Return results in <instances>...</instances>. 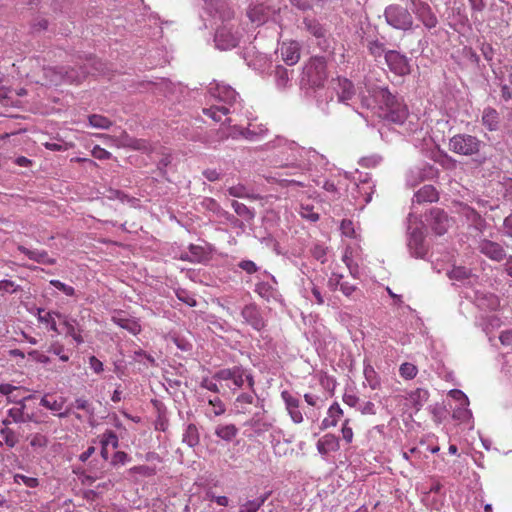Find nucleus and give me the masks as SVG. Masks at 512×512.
Returning <instances> with one entry per match:
<instances>
[{
    "label": "nucleus",
    "mask_w": 512,
    "mask_h": 512,
    "mask_svg": "<svg viewBox=\"0 0 512 512\" xmlns=\"http://www.w3.org/2000/svg\"><path fill=\"white\" fill-rule=\"evenodd\" d=\"M373 96L384 111V119L395 124H403L405 122L409 114L407 106L387 88L379 87L375 89Z\"/></svg>",
    "instance_id": "f257e3e1"
},
{
    "label": "nucleus",
    "mask_w": 512,
    "mask_h": 512,
    "mask_svg": "<svg viewBox=\"0 0 512 512\" xmlns=\"http://www.w3.org/2000/svg\"><path fill=\"white\" fill-rule=\"evenodd\" d=\"M484 143L476 136L459 133L449 140V150L463 156H474L479 154Z\"/></svg>",
    "instance_id": "f03ea898"
},
{
    "label": "nucleus",
    "mask_w": 512,
    "mask_h": 512,
    "mask_svg": "<svg viewBox=\"0 0 512 512\" xmlns=\"http://www.w3.org/2000/svg\"><path fill=\"white\" fill-rule=\"evenodd\" d=\"M309 84L322 87L328 78L327 62L322 56H313L306 63L303 71Z\"/></svg>",
    "instance_id": "7ed1b4c3"
},
{
    "label": "nucleus",
    "mask_w": 512,
    "mask_h": 512,
    "mask_svg": "<svg viewBox=\"0 0 512 512\" xmlns=\"http://www.w3.org/2000/svg\"><path fill=\"white\" fill-rule=\"evenodd\" d=\"M214 379L219 381H231V385H227L230 389L236 390L241 388L245 381L248 382V386L252 389L254 386L253 376L243 367L234 366L232 368L222 369L215 373Z\"/></svg>",
    "instance_id": "20e7f679"
},
{
    "label": "nucleus",
    "mask_w": 512,
    "mask_h": 512,
    "mask_svg": "<svg viewBox=\"0 0 512 512\" xmlns=\"http://www.w3.org/2000/svg\"><path fill=\"white\" fill-rule=\"evenodd\" d=\"M384 16L387 23L398 30H409L413 26V17L407 8L397 4L386 7Z\"/></svg>",
    "instance_id": "39448f33"
},
{
    "label": "nucleus",
    "mask_w": 512,
    "mask_h": 512,
    "mask_svg": "<svg viewBox=\"0 0 512 512\" xmlns=\"http://www.w3.org/2000/svg\"><path fill=\"white\" fill-rule=\"evenodd\" d=\"M385 62L392 73L398 76L408 75L411 71L409 59L396 50L385 53Z\"/></svg>",
    "instance_id": "423d86ee"
},
{
    "label": "nucleus",
    "mask_w": 512,
    "mask_h": 512,
    "mask_svg": "<svg viewBox=\"0 0 512 512\" xmlns=\"http://www.w3.org/2000/svg\"><path fill=\"white\" fill-rule=\"evenodd\" d=\"M411 2L413 13L423 25L428 29L436 27L438 19L429 4L421 0H412Z\"/></svg>",
    "instance_id": "0eeeda50"
},
{
    "label": "nucleus",
    "mask_w": 512,
    "mask_h": 512,
    "mask_svg": "<svg viewBox=\"0 0 512 512\" xmlns=\"http://www.w3.org/2000/svg\"><path fill=\"white\" fill-rule=\"evenodd\" d=\"M89 64L91 66V69L88 68H81L80 71L75 70L74 68H71L69 70L64 71L65 80L64 82L70 83V84H78L82 82L85 77L88 74H95L96 72H101L102 69V63L95 58H90Z\"/></svg>",
    "instance_id": "6e6552de"
},
{
    "label": "nucleus",
    "mask_w": 512,
    "mask_h": 512,
    "mask_svg": "<svg viewBox=\"0 0 512 512\" xmlns=\"http://www.w3.org/2000/svg\"><path fill=\"white\" fill-rule=\"evenodd\" d=\"M225 95V104H215L209 108L203 109V113L212 118L216 122L222 121L223 117L227 116L230 113V107L228 105H231V101L235 99L236 93L232 89H226Z\"/></svg>",
    "instance_id": "1a4fd4ad"
},
{
    "label": "nucleus",
    "mask_w": 512,
    "mask_h": 512,
    "mask_svg": "<svg viewBox=\"0 0 512 512\" xmlns=\"http://www.w3.org/2000/svg\"><path fill=\"white\" fill-rule=\"evenodd\" d=\"M42 73L41 77H35L36 83L44 86H58L64 83L65 76L63 67L44 66Z\"/></svg>",
    "instance_id": "9d476101"
},
{
    "label": "nucleus",
    "mask_w": 512,
    "mask_h": 512,
    "mask_svg": "<svg viewBox=\"0 0 512 512\" xmlns=\"http://www.w3.org/2000/svg\"><path fill=\"white\" fill-rule=\"evenodd\" d=\"M478 250L492 261L501 262L506 258V251L503 246L488 239L479 242Z\"/></svg>",
    "instance_id": "9b49d317"
},
{
    "label": "nucleus",
    "mask_w": 512,
    "mask_h": 512,
    "mask_svg": "<svg viewBox=\"0 0 512 512\" xmlns=\"http://www.w3.org/2000/svg\"><path fill=\"white\" fill-rule=\"evenodd\" d=\"M239 38L226 27H221L216 31L215 43L221 50H228L238 45Z\"/></svg>",
    "instance_id": "f8f14e48"
},
{
    "label": "nucleus",
    "mask_w": 512,
    "mask_h": 512,
    "mask_svg": "<svg viewBox=\"0 0 512 512\" xmlns=\"http://www.w3.org/2000/svg\"><path fill=\"white\" fill-rule=\"evenodd\" d=\"M282 60L289 66L295 65L300 59V45L296 41L283 42L280 47Z\"/></svg>",
    "instance_id": "ddd939ff"
},
{
    "label": "nucleus",
    "mask_w": 512,
    "mask_h": 512,
    "mask_svg": "<svg viewBox=\"0 0 512 512\" xmlns=\"http://www.w3.org/2000/svg\"><path fill=\"white\" fill-rule=\"evenodd\" d=\"M431 216L433 231L439 236L445 234L450 226V219L447 214L436 208L431 211Z\"/></svg>",
    "instance_id": "4468645a"
},
{
    "label": "nucleus",
    "mask_w": 512,
    "mask_h": 512,
    "mask_svg": "<svg viewBox=\"0 0 512 512\" xmlns=\"http://www.w3.org/2000/svg\"><path fill=\"white\" fill-rule=\"evenodd\" d=\"M316 446L320 454L326 455L331 452H336L340 449V440L334 434L327 433L317 441Z\"/></svg>",
    "instance_id": "2eb2a0df"
},
{
    "label": "nucleus",
    "mask_w": 512,
    "mask_h": 512,
    "mask_svg": "<svg viewBox=\"0 0 512 512\" xmlns=\"http://www.w3.org/2000/svg\"><path fill=\"white\" fill-rule=\"evenodd\" d=\"M40 405L51 411L59 412L58 416L60 418L67 417L69 414V410H66L65 412H60L65 405V398L61 396L56 397L53 395L46 394L45 396L42 397Z\"/></svg>",
    "instance_id": "dca6fc26"
},
{
    "label": "nucleus",
    "mask_w": 512,
    "mask_h": 512,
    "mask_svg": "<svg viewBox=\"0 0 512 512\" xmlns=\"http://www.w3.org/2000/svg\"><path fill=\"white\" fill-rule=\"evenodd\" d=\"M18 251L25 254L29 259L44 265H54L56 263V259L52 258L48 255V252L45 250H31L26 248L23 245H19L17 247Z\"/></svg>",
    "instance_id": "f3484780"
},
{
    "label": "nucleus",
    "mask_w": 512,
    "mask_h": 512,
    "mask_svg": "<svg viewBox=\"0 0 512 512\" xmlns=\"http://www.w3.org/2000/svg\"><path fill=\"white\" fill-rule=\"evenodd\" d=\"M344 412L338 402L330 405L327 411V416L321 422V429L326 430L331 427L337 426L340 419L343 417Z\"/></svg>",
    "instance_id": "a211bd4d"
},
{
    "label": "nucleus",
    "mask_w": 512,
    "mask_h": 512,
    "mask_svg": "<svg viewBox=\"0 0 512 512\" xmlns=\"http://www.w3.org/2000/svg\"><path fill=\"white\" fill-rule=\"evenodd\" d=\"M333 82L337 83V87H335V89L337 91L339 101L345 102L352 99L355 94V90L353 83L349 79L337 77V79H333Z\"/></svg>",
    "instance_id": "6ab92c4d"
},
{
    "label": "nucleus",
    "mask_w": 512,
    "mask_h": 512,
    "mask_svg": "<svg viewBox=\"0 0 512 512\" xmlns=\"http://www.w3.org/2000/svg\"><path fill=\"white\" fill-rule=\"evenodd\" d=\"M112 321L121 328L136 335L141 331L140 324L135 319L127 318L123 312H117L112 316Z\"/></svg>",
    "instance_id": "aec40b11"
},
{
    "label": "nucleus",
    "mask_w": 512,
    "mask_h": 512,
    "mask_svg": "<svg viewBox=\"0 0 512 512\" xmlns=\"http://www.w3.org/2000/svg\"><path fill=\"white\" fill-rule=\"evenodd\" d=\"M481 123L490 132L498 130L500 116L497 110L491 107L485 108L482 113Z\"/></svg>",
    "instance_id": "412c9836"
},
{
    "label": "nucleus",
    "mask_w": 512,
    "mask_h": 512,
    "mask_svg": "<svg viewBox=\"0 0 512 512\" xmlns=\"http://www.w3.org/2000/svg\"><path fill=\"white\" fill-rule=\"evenodd\" d=\"M439 199L437 190L432 185H424L414 195V201L417 203L436 202Z\"/></svg>",
    "instance_id": "4be33fe9"
},
{
    "label": "nucleus",
    "mask_w": 512,
    "mask_h": 512,
    "mask_svg": "<svg viewBox=\"0 0 512 512\" xmlns=\"http://www.w3.org/2000/svg\"><path fill=\"white\" fill-rule=\"evenodd\" d=\"M254 401H255V395L253 393L240 394L234 402V407H235L236 413H239V414L250 413L251 405L254 404Z\"/></svg>",
    "instance_id": "5701e85b"
},
{
    "label": "nucleus",
    "mask_w": 512,
    "mask_h": 512,
    "mask_svg": "<svg viewBox=\"0 0 512 512\" xmlns=\"http://www.w3.org/2000/svg\"><path fill=\"white\" fill-rule=\"evenodd\" d=\"M247 15L252 23L260 25L264 23L267 18V8L263 4L250 6Z\"/></svg>",
    "instance_id": "b1692460"
},
{
    "label": "nucleus",
    "mask_w": 512,
    "mask_h": 512,
    "mask_svg": "<svg viewBox=\"0 0 512 512\" xmlns=\"http://www.w3.org/2000/svg\"><path fill=\"white\" fill-rule=\"evenodd\" d=\"M27 440L31 448L37 453L43 452L49 444L48 437L42 433L31 434L27 437Z\"/></svg>",
    "instance_id": "393cba45"
},
{
    "label": "nucleus",
    "mask_w": 512,
    "mask_h": 512,
    "mask_svg": "<svg viewBox=\"0 0 512 512\" xmlns=\"http://www.w3.org/2000/svg\"><path fill=\"white\" fill-rule=\"evenodd\" d=\"M238 432L239 430L234 424L218 425L215 429L216 436L224 441L233 440Z\"/></svg>",
    "instance_id": "a878e982"
},
{
    "label": "nucleus",
    "mask_w": 512,
    "mask_h": 512,
    "mask_svg": "<svg viewBox=\"0 0 512 512\" xmlns=\"http://www.w3.org/2000/svg\"><path fill=\"white\" fill-rule=\"evenodd\" d=\"M199 432L194 424H189L183 434V442L190 447H195L199 444Z\"/></svg>",
    "instance_id": "bb28decb"
},
{
    "label": "nucleus",
    "mask_w": 512,
    "mask_h": 512,
    "mask_svg": "<svg viewBox=\"0 0 512 512\" xmlns=\"http://www.w3.org/2000/svg\"><path fill=\"white\" fill-rule=\"evenodd\" d=\"M4 428L1 429L0 434L7 446L13 448L18 443V438L13 430L7 426L11 424L10 419L3 420Z\"/></svg>",
    "instance_id": "cd10ccee"
},
{
    "label": "nucleus",
    "mask_w": 512,
    "mask_h": 512,
    "mask_svg": "<svg viewBox=\"0 0 512 512\" xmlns=\"http://www.w3.org/2000/svg\"><path fill=\"white\" fill-rule=\"evenodd\" d=\"M299 213L302 218L311 222H316L319 220V213L314 210L313 205L308 203H301Z\"/></svg>",
    "instance_id": "c85d7f7f"
},
{
    "label": "nucleus",
    "mask_w": 512,
    "mask_h": 512,
    "mask_svg": "<svg viewBox=\"0 0 512 512\" xmlns=\"http://www.w3.org/2000/svg\"><path fill=\"white\" fill-rule=\"evenodd\" d=\"M265 500V497H260L254 500H248L240 506L239 512H257L260 509V507L264 504Z\"/></svg>",
    "instance_id": "c756f323"
},
{
    "label": "nucleus",
    "mask_w": 512,
    "mask_h": 512,
    "mask_svg": "<svg viewBox=\"0 0 512 512\" xmlns=\"http://www.w3.org/2000/svg\"><path fill=\"white\" fill-rule=\"evenodd\" d=\"M88 120L91 126L99 129H108L112 125L107 117L98 114L90 115Z\"/></svg>",
    "instance_id": "7c9ffc66"
},
{
    "label": "nucleus",
    "mask_w": 512,
    "mask_h": 512,
    "mask_svg": "<svg viewBox=\"0 0 512 512\" xmlns=\"http://www.w3.org/2000/svg\"><path fill=\"white\" fill-rule=\"evenodd\" d=\"M304 24L309 33L316 38H322L325 36L324 28L317 21L305 19Z\"/></svg>",
    "instance_id": "2f4dec72"
},
{
    "label": "nucleus",
    "mask_w": 512,
    "mask_h": 512,
    "mask_svg": "<svg viewBox=\"0 0 512 512\" xmlns=\"http://www.w3.org/2000/svg\"><path fill=\"white\" fill-rule=\"evenodd\" d=\"M101 446H109L111 445L112 448L116 449L119 445L118 436L116 433L112 430H107L101 435L100 439Z\"/></svg>",
    "instance_id": "473e14b6"
},
{
    "label": "nucleus",
    "mask_w": 512,
    "mask_h": 512,
    "mask_svg": "<svg viewBox=\"0 0 512 512\" xmlns=\"http://www.w3.org/2000/svg\"><path fill=\"white\" fill-rule=\"evenodd\" d=\"M417 372H418L417 367L414 364L409 363V362H405V363L401 364V366L399 368V373H400L401 377L408 379V380L415 378L417 375Z\"/></svg>",
    "instance_id": "72a5a7b5"
},
{
    "label": "nucleus",
    "mask_w": 512,
    "mask_h": 512,
    "mask_svg": "<svg viewBox=\"0 0 512 512\" xmlns=\"http://www.w3.org/2000/svg\"><path fill=\"white\" fill-rule=\"evenodd\" d=\"M281 398L285 403L286 410L291 408H299L300 406L299 398L287 390L281 392Z\"/></svg>",
    "instance_id": "f704fd0d"
},
{
    "label": "nucleus",
    "mask_w": 512,
    "mask_h": 512,
    "mask_svg": "<svg viewBox=\"0 0 512 512\" xmlns=\"http://www.w3.org/2000/svg\"><path fill=\"white\" fill-rule=\"evenodd\" d=\"M368 51L369 53L375 58H379L381 57L382 55L385 56V53L387 52L385 50V47H384V44L375 40V41H370L368 43Z\"/></svg>",
    "instance_id": "c9c22d12"
},
{
    "label": "nucleus",
    "mask_w": 512,
    "mask_h": 512,
    "mask_svg": "<svg viewBox=\"0 0 512 512\" xmlns=\"http://www.w3.org/2000/svg\"><path fill=\"white\" fill-rule=\"evenodd\" d=\"M471 274V271L463 266L454 267L449 273L448 276L450 279L455 280H464L467 279Z\"/></svg>",
    "instance_id": "e433bc0d"
},
{
    "label": "nucleus",
    "mask_w": 512,
    "mask_h": 512,
    "mask_svg": "<svg viewBox=\"0 0 512 512\" xmlns=\"http://www.w3.org/2000/svg\"><path fill=\"white\" fill-rule=\"evenodd\" d=\"M14 482L17 484H24L29 488H35L39 485V480L35 477L25 476L23 474H15Z\"/></svg>",
    "instance_id": "4c0bfd02"
},
{
    "label": "nucleus",
    "mask_w": 512,
    "mask_h": 512,
    "mask_svg": "<svg viewBox=\"0 0 512 512\" xmlns=\"http://www.w3.org/2000/svg\"><path fill=\"white\" fill-rule=\"evenodd\" d=\"M38 320L43 323H47L50 325V329L52 331L57 332V325L53 317V313L45 312L43 309L38 310Z\"/></svg>",
    "instance_id": "58836bf2"
},
{
    "label": "nucleus",
    "mask_w": 512,
    "mask_h": 512,
    "mask_svg": "<svg viewBox=\"0 0 512 512\" xmlns=\"http://www.w3.org/2000/svg\"><path fill=\"white\" fill-rule=\"evenodd\" d=\"M342 437L346 443H351L353 441L354 433L353 429L350 426V419H345L342 424L341 429Z\"/></svg>",
    "instance_id": "ea45409f"
},
{
    "label": "nucleus",
    "mask_w": 512,
    "mask_h": 512,
    "mask_svg": "<svg viewBox=\"0 0 512 512\" xmlns=\"http://www.w3.org/2000/svg\"><path fill=\"white\" fill-rule=\"evenodd\" d=\"M49 352L59 356L60 360L63 362H67L69 360V355L64 353V346L58 342L51 344Z\"/></svg>",
    "instance_id": "a19ab883"
},
{
    "label": "nucleus",
    "mask_w": 512,
    "mask_h": 512,
    "mask_svg": "<svg viewBox=\"0 0 512 512\" xmlns=\"http://www.w3.org/2000/svg\"><path fill=\"white\" fill-rule=\"evenodd\" d=\"M131 471L134 472V473L140 474L142 476H145V477H151V476H154L156 474V468L155 467H150V466H147V465L134 466L131 469Z\"/></svg>",
    "instance_id": "79ce46f5"
},
{
    "label": "nucleus",
    "mask_w": 512,
    "mask_h": 512,
    "mask_svg": "<svg viewBox=\"0 0 512 512\" xmlns=\"http://www.w3.org/2000/svg\"><path fill=\"white\" fill-rule=\"evenodd\" d=\"M50 284L54 286L56 289L62 291L67 296L75 295V289L72 286L66 285L65 283L59 280H51Z\"/></svg>",
    "instance_id": "37998d69"
},
{
    "label": "nucleus",
    "mask_w": 512,
    "mask_h": 512,
    "mask_svg": "<svg viewBox=\"0 0 512 512\" xmlns=\"http://www.w3.org/2000/svg\"><path fill=\"white\" fill-rule=\"evenodd\" d=\"M208 403L213 407V413L215 416H220L225 413V405L219 397L209 399Z\"/></svg>",
    "instance_id": "c03bdc74"
},
{
    "label": "nucleus",
    "mask_w": 512,
    "mask_h": 512,
    "mask_svg": "<svg viewBox=\"0 0 512 512\" xmlns=\"http://www.w3.org/2000/svg\"><path fill=\"white\" fill-rule=\"evenodd\" d=\"M340 230H341L342 234L345 235L346 237L352 238L355 236L354 225L351 220H348V219L342 220L341 225H340Z\"/></svg>",
    "instance_id": "a18cd8bd"
},
{
    "label": "nucleus",
    "mask_w": 512,
    "mask_h": 512,
    "mask_svg": "<svg viewBox=\"0 0 512 512\" xmlns=\"http://www.w3.org/2000/svg\"><path fill=\"white\" fill-rule=\"evenodd\" d=\"M188 252L191 256L192 262H200L204 257V249L198 245H190Z\"/></svg>",
    "instance_id": "49530a36"
},
{
    "label": "nucleus",
    "mask_w": 512,
    "mask_h": 512,
    "mask_svg": "<svg viewBox=\"0 0 512 512\" xmlns=\"http://www.w3.org/2000/svg\"><path fill=\"white\" fill-rule=\"evenodd\" d=\"M176 295L180 301L187 304L188 306H191V307L196 306V300L186 290L180 289L176 292Z\"/></svg>",
    "instance_id": "de8ad7c7"
},
{
    "label": "nucleus",
    "mask_w": 512,
    "mask_h": 512,
    "mask_svg": "<svg viewBox=\"0 0 512 512\" xmlns=\"http://www.w3.org/2000/svg\"><path fill=\"white\" fill-rule=\"evenodd\" d=\"M449 395L456 401H459L462 407L469 405L468 397L461 390L453 389L449 392Z\"/></svg>",
    "instance_id": "09e8293b"
},
{
    "label": "nucleus",
    "mask_w": 512,
    "mask_h": 512,
    "mask_svg": "<svg viewBox=\"0 0 512 512\" xmlns=\"http://www.w3.org/2000/svg\"><path fill=\"white\" fill-rule=\"evenodd\" d=\"M232 207L238 215L243 216V217H252L251 211L245 204L240 203L238 201H233Z\"/></svg>",
    "instance_id": "8fccbe9b"
},
{
    "label": "nucleus",
    "mask_w": 512,
    "mask_h": 512,
    "mask_svg": "<svg viewBox=\"0 0 512 512\" xmlns=\"http://www.w3.org/2000/svg\"><path fill=\"white\" fill-rule=\"evenodd\" d=\"M92 156L99 160H106L111 158V153L99 145H96L92 149Z\"/></svg>",
    "instance_id": "3c124183"
},
{
    "label": "nucleus",
    "mask_w": 512,
    "mask_h": 512,
    "mask_svg": "<svg viewBox=\"0 0 512 512\" xmlns=\"http://www.w3.org/2000/svg\"><path fill=\"white\" fill-rule=\"evenodd\" d=\"M18 289H19V286H17L11 280H1L0 281V292L15 293L18 291Z\"/></svg>",
    "instance_id": "603ef678"
},
{
    "label": "nucleus",
    "mask_w": 512,
    "mask_h": 512,
    "mask_svg": "<svg viewBox=\"0 0 512 512\" xmlns=\"http://www.w3.org/2000/svg\"><path fill=\"white\" fill-rule=\"evenodd\" d=\"M342 278H343V276L341 274H338V273L331 274V276L328 279V283H327V285L331 291H336L338 289V287H340Z\"/></svg>",
    "instance_id": "864d4df0"
},
{
    "label": "nucleus",
    "mask_w": 512,
    "mask_h": 512,
    "mask_svg": "<svg viewBox=\"0 0 512 512\" xmlns=\"http://www.w3.org/2000/svg\"><path fill=\"white\" fill-rule=\"evenodd\" d=\"M238 266L248 274H254L258 271L257 265L251 260H243Z\"/></svg>",
    "instance_id": "5fc2aeb1"
},
{
    "label": "nucleus",
    "mask_w": 512,
    "mask_h": 512,
    "mask_svg": "<svg viewBox=\"0 0 512 512\" xmlns=\"http://www.w3.org/2000/svg\"><path fill=\"white\" fill-rule=\"evenodd\" d=\"M229 195L233 197L243 198L246 197V188L243 185L232 186L228 189Z\"/></svg>",
    "instance_id": "6e6d98bb"
},
{
    "label": "nucleus",
    "mask_w": 512,
    "mask_h": 512,
    "mask_svg": "<svg viewBox=\"0 0 512 512\" xmlns=\"http://www.w3.org/2000/svg\"><path fill=\"white\" fill-rule=\"evenodd\" d=\"M48 28V21L43 17H37L32 23V29L36 32L44 31Z\"/></svg>",
    "instance_id": "4d7b16f0"
},
{
    "label": "nucleus",
    "mask_w": 512,
    "mask_h": 512,
    "mask_svg": "<svg viewBox=\"0 0 512 512\" xmlns=\"http://www.w3.org/2000/svg\"><path fill=\"white\" fill-rule=\"evenodd\" d=\"M89 365H90V368L96 373V374H100L101 372H103L104 370V366H103V363L102 361H100L97 357L95 356H90L89 357Z\"/></svg>",
    "instance_id": "13d9d810"
},
{
    "label": "nucleus",
    "mask_w": 512,
    "mask_h": 512,
    "mask_svg": "<svg viewBox=\"0 0 512 512\" xmlns=\"http://www.w3.org/2000/svg\"><path fill=\"white\" fill-rule=\"evenodd\" d=\"M287 412H288L289 416L291 417V420L295 424H300L303 422L304 418H303V414L300 410V407L288 409Z\"/></svg>",
    "instance_id": "bf43d9fd"
},
{
    "label": "nucleus",
    "mask_w": 512,
    "mask_h": 512,
    "mask_svg": "<svg viewBox=\"0 0 512 512\" xmlns=\"http://www.w3.org/2000/svg\"><path fill=\"white\" fill-rule=\"evenodd\" d=\"M214 380H215L214 378L213 379L204 378L201 381V387H203L209 391H212L214 393H218L220 390H219L217 383Z\"/></svg>",
    "instance_id": "052dcab7"
},
{
    "label": "nucleus",
    "mask_w": 512,
    "mask_h": 512,
    "mask_svg": "<svg viewBox=\"0 0 512 512\" xmlns=\"http://www.w3.org/2000/svg\"><path fill=\"white\" fill-rule=\"evenodd\" d=\"M65 326L67 328V335L71 336L78 344L83 342V338L80 333L76 332L75 327L68 322H65Z\"/></svg>",
    "instance_id": "680f3d73"
},
{
    "label": "nucleus",
    "mask_w": 512,
    "mask_h": 512,
    "mask_svg": "<svg viewBox=\"0 0 512 512\" xmlns=\"http://www.w3.org/2000/svg\"><path fill=\"white\" fill-rule=\"evenodd\" d=\"M480 51L486 60L491 61L493 59L494 50L491 44L482 43Z\"/></svg>",
    "instance_id": "e2e57ef3"
},
{
    "label": "nucleus",
    "mask_w": 512,
    "mask_h": 512,
    "mask_svg": "<svg viewBox=\"0 0 512 512\" xmlns=\"http://www.w3.org/2000/svg\"><path fill=\"white\" fill-rule=\"evenodd\" d=\"M323 189L326 192L331 194V197H330L331 200H335V199L338 198V189H337L336 185L333 182L325 181V183L323 185Z\"/></svg>",
    "instance_id": "0e129e2a"
},
{
    "label": "nucleus",
    "mask_w": 512,
    "mask_h": 512,
    "mask_svg": "<svg viewBox=\"0 0 512 512\" xmlns=\"http://www.w3.org/2000/svg\"><path fill=\"white\" fill-rule=\"evenodd\" d=\"M9 418L11 422H22L23 421V411L20 408H12L8 412Z\"/></svg>",
    "instance_id": "69168bd1"
},
{
    "label": "nucleus",
    "mask_w": 512,
    "mask_h": 512,
    "mask_svg": "<svg viewBox=\"0 0 512 512\" xmlns=\"http://www.w3.org/2000/svg\"><path fill=\"white\" fill-rule=\"evenodd\" d=\"M128 459V454L126 452H123V451H117L114 455H113V458H112V464L113 465H116V464H124Z\"/></svg>",
    "instance_id": "338daca9"
},
{
    "label": "nucleus",
    "mask_w": 512,
    "mask_h": 512,
    "mask_svg": "<svg viewBox=\"0 0 512 512\" xmlns=\"http://www.w3.org/2000/svg\"><path fill=\"white\" fill-rule=\"evenodd\" d=\"M356 289L357 288L355 285H352L348 282H343L340 285L341 292L347 297H350L356 291Z\"/></svg>",
    "instance_id": "774afa93"
}]
</instances>
